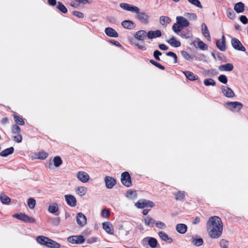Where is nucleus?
<instances>
[{"label": "nucleus", "instance_id": "603ef678", "mask_svg": "<svg viewBox=\"0 0 248 248\" xmlns=\"http://www.w3.org/2000/svg\"><path fill=\"white\" fill-rule=\"evenodd\" d=\"M150 62L152 64H153L154 65L156 66L157 67L159 68V69H160L161 70H164L165 69V67L164 66H163L161 64H160V63L155 62L153 60H151L150 61Z\"/></svg>", "mask_w": 248, "mask_h": 248}, {"label": "nucleus", "instance_id": "c03bdc74", "mask_svg": "<svg viewBox=\"0 0 248 248\" xmlns=\"http://www.w3.org/2000/svg\"><path fill=\"white\" fill-rule=\"evenodd\" d=\"M57 8L62 13L65 14L67 12V10L65 6L61 2H58Z\"/></svg>", "mask_w": 248, "mask_h": 248}, {"label": "nucleus", "instance_id": "58836bf2", "mask_svg": "<svg viewBox=\"0 0 248 248\" xmlns=\"http://www.w3.org/2000/svg\"><path fill=\"white\" fill-rule=\"evenodd\" d=\"M178 35L185 39H189L192 37V34L189 31H183L181 32Z\"/></svg>", "mask_w": 248, "mask_h": 248}, {"label": "nucleus", "instance_id": "37998d69", "mask_svg": "<svg viewBox=\"0 0 248 248\" xmlns=\"http://www.w3.org/2000/svg\"><path fill=\"white\" fill-rule=\"evenodd\" d=\"M54 165L56 167H60L62 163V160L60 156H55L53 159Z\"/></svg>", "mask_w": 248, "mask_h": 248}, {"label": "nucleus", "instance_id": "f3484780", "mask_svg": "<svg viewBox=\"0 0 248 248\" xmlns=\"http://www.w3.org/2000/svg\"><path fill=\"white\" fill-rule=\"evenodd\" d=\"M105 32L107 36L110 37L116 38L118 37V33L113 28L110 27H107L105 30Z\"/></svg>", "mask_w": 248, "mask_h": 248}, {"label": "nucleus", "instance_id": "2eb2a0df", "mask_svg": "<svg viewBox=\"0 0 248 248\" xmlns=\"http://www.w3.org/2000/svg\"><path fill=\"white\" fill-rule=\"evenodd\" d=\"M225 44V38L224 35H222L220 40H217L216 42L217 46L222 51H224L226 49Z\"/></svg>", "mask_w": 248, "mask_h": 248}, {"label": "nucleus", "instance_id": "b1692460", "mask_svg": "<svg viewBox=\"0 0 248 248\" xmlns=\"http://www.w3.org/2000/svg\"><path fill=\"white\" fill-rule=\"evenodd\" d=\"M104 230L108 234H112L113 233V231L112 229V226L108 222H105L102 224Z\"/></svg>", "mask_w": 248, "mask_h": 248}, {"label": "nucleus", "instance_id": "412c9836", "mask_svg": "<svg viewBox=\"0 0 248 248\" xmlns=\"http://www.w3.org/2000/svg\"><path fill=\"white\" fill-rule=\"evenodd\" d=\"M176 230L178 232L184 234L187 231V227L185 224L179 223L176 225Z\"/></svg>", "mask_w": 248, "mask_h": 248}, {"label": "nucleus", "instance_id": "c85d7f7f", "mask_svg": "<svg viewBox=\"0 0 248 248\" xmlns=\"http://www.w3.org/2000/svg\"><path fill=\"white\" fill-rule=\"evenodd\" d=\"M202 31L203 35L206 38H207L208 40L210 41L211 38L210 36V33L207 29V27L205 23H202Z\"/></svg>", "mask_w": 248, "mask_h": 248}, {"label": "nucleus", "instance_id": "f257e3e1", "mask_svg": "<svg viewBox=\"0 0 248 248\" xmlns=\"http://www.w3.org/2000/svg\"><path fill=\"white\" fill-rule=\"evenodd\" d=\"M209 236L212 239H218L222 235L223 223L217 216L211 217L206 223Z\"/></svg>", "mask_w": 248, "mask_h": 248}, {"label": "nucleus", "instance_id": "680f3d73", "mask_svg": "<svg viewBox=\"0 0 248 248\" xmlns=\"http://www.w3.org/2000/svg\"><path fill=\"white\" fill-rule=\"evenodd\" d=\"M14 140L16 142L20 143L22 140V137L20 134H18L14 137Z\"/></svg>", "mask_w": 248, "mask_h": 248}, {"label": "nucleus", "instance_id": "5701e85b", "mask_svg": "<svg viewBox=\"0 0 248 248\" xmlns=\"http://www.w3.org/2000/svg\"><path fill=\"white\" fill-rule=\"evenodd\" d=\"M234 10L237 13H243L245 10V5L242 2L236 3L234 6Z\"/></svg>", "mask_w": 248, "mask_h": 248}, {"label": "nucleus", "instance_id": "4d7b16f0", "mask_svg": "<svg viewBox=\"0 0 248 248\" xmlns=\"http://www.w3.org/2000/svg\"><path fill=\"white\" fill-rule=\"evenodd\" d=\"M185 16H187L188 18L195 20L197 19V16L195 14L193 13H186L185 15Z\"/></svg>", "mask_w": 248, "mask_h": 248}, {"label": "nucleus", "instance_id": "a211bd4d", "mask_svg": "<svg viewBox=\"0 0 248 248\" xmlns=\"http://www.w3.org/2000/svg\"><path fill=\"white\" fill-rule=\"evenodd\" d=\"M147 37L150 39L159 37L161 36V32L160 30L150 31L147 33Z\"/></svg>", "mask_w": 248, "mask_h": 248}, {"label": "nucleus", "instance_id": "69168bd1", "mask_svg": "<svg viewBox=\"0 0 248 248\" xmlns=\"http://www.w3.org/2000/svg\"><path fill=\"white\" fill-rule=\"evenodd\" d=\"M240 20L244 24H246L248 22V19L245 16H241L240 17Z\"/></svg>", "mask_w": 248, "mask_h": 248}, {"label": "nucleus", "instance_id": "8fccbe9b", "mask_svg": "<svg viewBox=\"0 0 248 248\" xmlns=\"http://www.w3.org/2000/svg\"><path fill=\"white\" fill-rule=\"evenodd\" d=\"M191 4L202 9V6L199 0H187Z\"/></svg>", "mask_w": 248, "mask_h": 248}, {"label": "nucleus", "instance_id": "6ab92c4d", "mask_svg": "<svg viewBox=\"0 0 248 248\" xmlns=\"http://www.w3.org/2000/svg\"><path fill=\"white\" fill-rule=\"evenodd\" d=\"M228 105L230 106V109L232 110H234V109H237V111H239L243 107L242 104L238 102H229Z\"/></svg>", "mask_w": 248, "mask_h": 248}, {"label": "nucleus", "instance_id": "72a5a7b5", "mask_svg": "<svg viewBox=\"0 0 248 248\" xmlns=\"http://www.w3.org/2000/svg\"><path fill=\"white\" fill-rule=\"evenodd\" d=\"M183 28L184 27L181 25H179L177 21L172 27V30L177 35L179 34Z\"/></svg>", "mask_w": 248, "mask_h": 248}, {"label": "nucleus", "instance_id": "4468645a", "mask_svg": "<svg viewBox=\"0 0 248 248\" xmlns=\"http://www.w3.org/2000/svg\"><path fill=\"white\" fill-rule=\"evenodd\" d=\"M121 25L123 28L128 30H132L135 28L136 24L131 20H125L122 22Z\"/></svg>", "mask_w": 248, "mask_h": 248}, {"label": "nucleus", "instance_id": "f8f14e48", "mask_svg": "<svg viewBox=\"0 0 248 248\" xmlns=\"http://www.w3.org/2000/svg\"><path fill=\"white\" fill-rule=\"evenodd\" d=\"M105 182L106 187L108 189L112 188L116 184L115 179L110 176L105 177Z\"/></svg>", "mask_w": 248, "mask_h": 248}, {"label": "nucleus", "instance_id": "79ce46f5", "mask_svg": "<svg viewBox=\"0 0 248 248\" xmlns=\"http://www.w3.org/2000/svg\"><path fill=\"white\" fill-rule=\"evenodd\" d=\"M13 117H14L15 121L16 122V124L21 125H23L25 124L24 120L20 116H19L16 114H14Z\"/></svg>", "mask_w": 248, "mask_h": 248}, {"label": "nucleus", "instance_id": "9b49d317", "mask_svg": "<svg viewBox=\"0 0 248 248\" xmlns=\"http://www.w3.org/2000/svg\"><path fill=\"white\" fill-rule=\"evenodd\" d=\"M65 201L68 205L71 207H75L77 204V200L72 195L68 194L64 196Z\"/></svg>", "mask_w": 248, "mask_h": 248}, {"label": "nucleus", "instance_id": "20e7f679", "mask_svg": "<svg viewBox=\"0 0 248 248\" xmlns=\"http://www.w3.org/2000/svg\"><path fill=\"white\" fill-rule=\"evenodd\" d=\"M121 180L122 184L126 187H130L132 186L130 176L127 171L122 173Z\"/></svg>", "mask_w": 248, "mask_h": 248}, {"label": "nucleus", "instance_id": "dca6fc26", "mask_svg": "<svg viewBox=\"0 0 248 248\" xmlns=\"http://www.w3.org/2000/svg\"><path fill=\"white\" fill-rule=\"evenodd\" d=\"M147 36V32L144 30L138 31L134 35L135 38L140 41H144Z\"/></svg>", "mask_w": 248, "mask_h": 248}, {"label": "nucleus", "instance_id": "39448f33", "mask_svg": "<svg viewBox=\"0 0 248 248\" xmlns=\"http://www.w3.org/2000/svg\"><path fill=\"white\" fill-rule=\"evenodd\" d=\"M120 7L124 10L133 13H138L140 11L139 7L126 3H120Z\"/></svg>", "mask_w": 248, "mask_h": 248}, {"label": "nucleus", "instance_id": "6e6d98bb", "mask_svg": "<svg viewBox=\"0 0 248 248\" xmlns=\"http://www.w3.org/2000/svg\"><path fill=\"white\" fill-rule=\"evenodd\" d=\"M166 55L173 58L174 59V63H177V55L174 53L170 51V52H167L166 53Z\"/></svg>", "mask_w": 248, "mask_h": 248}, {"label": "nucleus", "instance_id": "de8ad7c7", "mask_svg": "<svg viewBox=\"0 0 248 248\" xmlns=\"http://www.w3.org/2000/svg\"><path fill=\"white\" fill-rule=\"evenodd\" d=\"M219 245L222 248H228L229 243L228 241L222 239L219 241Z\"/></svg>", "mask_w": 248, "mask_h": 248}, {"label": "nucleus", "instance_id": "4c0bfd02", "mask_svg": "<svg viewBox=\"0 0 248 248\" xmlns=\"http://www.w3.org/2000/svg\"><path fill=\"white\" fill-rule=\"evenodd\" d=\"M197 43L198 47L202 50L207 49V46L202 41H201L199 39L197 38L195 41Z\"/></svg>", "mask_w": 248, "mask_h": 248}, {"label": "nucleus", "instance_id": "774afa93", "mask_svg": "<svg viewBox=\"0 0 248 248\" xmlns=\"http://www.w3.org/2000/svg\"><path fill=\"white\" fill-rule=\"evenodd\" d=\"M136 46L138 47V48L142 50H145L146 49V47L144 45H141L139 44H136Z\"/></svg>", "mask_w": 248, "mask_h": 248}, {"label": "nucleus", "instance_id": "a19ab883", "mask_svg": "<svg viewBox=\"0 0 248 248\" xmlns=\"http://www.w3.org/2000/svg\"><path fill=\"white\" fill-rule=\"evenodd\" d=\"M59 210V207L56 203H53L52 205H49L48 208L49 212L52 214H54L58 212Z\"/></svg>", "mask_w": 248, "mask_h": 248}, {"label": "nucleus", "instance_id": "0e129e2a", "mask_svg": "<svg viewBox=\"0 0 248 248\" xmlns=\"http://www.w3.org/2000/svg\"><path fill=\"white\" fill-rule=\"evenodd\" d=\"M48 156V154L46 152H42L40 153L39 155L38 158L40 159H45Z\"/></svg>", "mask_w": 248, "mask_h": 248}, {"label": "nucleus", "instance_id": "6e6552de", "mask_svg": "<svg viewBox=\"0 0 248 248\" xmlns=\"http://www.w3.org/2000/svg\"><path fill=\"white\" fill-rule=\"evenodd\" d=\"M85 239L83 236L81 235L72 236L68 238V241L73 244H81L83 243Z\"/></svg>", "mask_w": 248, "mask_h": 248}, {"label": "nucleus", "instance_id": "49530a36", "mask_svg": "<svg viewBox=\"0 0 248 248\" xmlns=\"http://www.w3.org/2000/svg\"><path fill=\"white\" fill-rule=\"evenodd\" d=\"M176 200H183L185 198V192L179 191L174 194Z\"/></svg>", "mask_w": 248, "mask_h": 248}, {"label": "nucleus", "instance_id": "ea45409f", "mask_svg": "<svg viewBox=\"0 0 248 248\" xmlns=\"http://www.w3.org/2000/svg\"><path fill=\"white\" fill-rule=\"evenodd\" d=\"M0 200L3 204H8L11 201L10 198L4 193H1L0 194Z\"/></svg>", "mask_w": 248, "mask_h": 248}, {"label": "nucleus", "instance_id": "393cba45", "mask_svg": "<svg viewBox=\"0 0 248 248\" xmlns=\"http://www.w3.org/2000/svg\"><path fill=\"white\" fill-rule=\"evenodd\" d=\"M158 235L160 238L164 241L168 242L169 243H171L173 241V239L169 237L168 234L164 232H158Z\"/></svg>", "mask_w": 248, "mask_h": 248}, {"label": "nucleus", "instance_id": "3c124183", "mask_svg": "<svg viewBox=\"0 0 248 248\" xmlns=\"http://www.w3.org/2000/svg\"><path fill=\"white\" fill-rule=\"evenodd\" d=\"M21 131L20 128L16 124H14L12 127V132L13 134H19Z\"/></svg>", "mask_w": 248, "mask_h": 248}, {"label": "nucleus", "instance_id": "e2e57ef3", "mask_svg": "<svg viewBox=\"0 0 248 248\" xmlns=\"http://www.w3.org/2000/svg\"><path fill=\"white\" fill-rule=\"evenodd\" d=\"M181 54L182 56L186 60H189L190 59H191V57L189 54L185 51H181Z\"/></svg>", "mask_w": 248, "mask_h": 248}, {"label": "nucleus", "instance_id": "9d476101", "mask_svg": "<svg viewBox=\"0 0 248 248\" xmlns=\"http://www.w3.org/2000/svg\"><path fill=\"white\" fill-rule=\"evenodd\" d=\"M137 14L136 17L141 22L147 24L148 22L149 16L145 12H140V11Z\"/></svg>", "mask_w": 248, "mask_h": 248}, {"label": "nucleus", "instance_id": "f03ea898", "mask_svg": "<svg viewBox=\"0 0 248 248\" xmlns=\"http://www.w3.org/2000/svg\"><path fill=\"white\" fill-rule=\"evenodd\" d=\"M13 217L25 222L34 223L35 222V219L34 218L30 217L25 214L20 213L15 214L13 215Z\"/></svg>", "mask_w": 248, "mask_h": 248}, {"label": "nucleus", "instance_id": "bb28decb", "mask_svg": "<svg viewBox=\"0 0 248 248\" xmlns=\"http://www.w3.org/2000/svg\"><path fill=\"white\" fill-rule=\"evenodd\" d=\"M171 19L167 16H161L159 18V23L162 26H166L171 22Z\"/></svg>", "mask_w": 248, "mask_h": 248}, {"label": "nucleus", "instance_id": "423d86ee", "mask_svg": "<svg viewBox=\"0 0 248 248\" xmlns=\"http://www.w3.org/2000/svg\"><path fill=\"white\" fill-rule=\"evenodd\" d=\"M231 43L232 47L236 50L245 52V47L243 46L241 42L235 38H233L231 40Z\"/></svg>", "mask_w": 248, "mask_h": 248}, {"label": "nucleus", "instance_id": "338daca9", "mask_svg": "<svg viewBox=\"0 0 248 248\" xmlns=\"http://www.w3.org/2000/svg\"><path fill=\"white\" fill-rule=\"evenodd\" d=\"M60 218L59 217H56L54 219L53 222H52V224L54 226H57L60 223Z\"/></svg>", "mask_w": 248, "mask_h": 248}, {"label": "nucleus", "instance_id": "2f4dec72", "mask_svg": "<svg viewBox=\"0 0 248 248\" xmlns=\"http://www.w3.org/2000/svg\"><path fill=\"white\" fill-rule=\"evenodd\" d=\"M14 148L13 147L7 148L0 153V155L2 157H6L13 153Z\"/></svg>", "mask_w": 248, "mask_h": 248}, {"label": "nucleus", "instance_id": "09e8293b", "mask_svg": "<svg viewBox=\"0 0 248 248\" xmlns=\"http://www.w3.org/2000/svg\"><path fill=\"white\" fill-rule=\"evenodd\" d=\"M36 201L33 198H29L28 201V205L30 208L32 209L35 207Z\"/></svg>", "mask_w": 248, "mask_h": 248}, {"label": "nucleus", "instance_id": "e433bc0d", "mask_svg": "<svg viewBox=\"0 0 248 248\" xmlns=\"http://www.w3.org/2000/svg\"><path fill=\"white\" fill-rule=\"evenodd\" d=\"M48 240L49 238L48 237L44 236H39L36 238V241L37 242L42 245H45L46 246L47 241Z\"/></svg>", "mask_w": 248, "mask_h": 248}, {"label": "nucleus", "instance_id": "c756f323", "mask_svg": "<svg viewBox=\"0 0 248 248\" xmlns=\"http://www.w3.org/2000/svg\"><path fill=\"white\" fill-rule=\"evenodd\" d=\"M87 188L84 186H79L77 187L76 190V193L80 196V197H82L86 195L87 192Z\"/></svg>", "mask_w": 248, "mask_h": 248}, {"label": "nucleus", "instance_id": "a18cd8bd", "mask_svg": "<svg viewBox=\"0 0 248 248\" xmlns=\"http://www.w3.org/2000/svg\"><path fill=\"white\" fill-rule=\"evenodd\" d=\"M203 83L206 86H215L216 85L215 81L212 78H207L204 80Z\"/></svg>", "mask_w": 248, "mask_h": 248}, {"label": "nucleus", "instance_id": "bf43d9fd", "mask_svg": "<svg viewBox=\"0 0 248 248\" xmlns=\"http://www.w3.org/2000/svg\"><path fill=\"white\" fill-rule=\"evenodd\" d=\"M162 53L158 50H156L154 52V57L157 61H160V59L159 56H161Z\"/></svg>", "mask_w": 248, "mask_h": 248}, {"label": "nucleus", "instance_id": "864d4df0", "mask_svg": "<svg viewBox=\"0 0 248 248\" xmlns=\"http://www.w3.org/2000/svg\"><path fill=\"white\" fill-rule=\"evenodd\" d=\"M156 226L160 229H164L166 228V226L164 222L158 221L155 222Z\"/></svg>", "mask_w": 248, "mask_h": 248}, {"label": "nucleus", "instance_id": "ddd939ff", "mask_svg": "<svg viewBox=\"0 0 248 248\" xmlns=\"http://www.w3.org/2000/svg\"><path fill=\"white\" fill-rule=\"evenodd\" d=\"M221 89L223 94L226 97L231 98L234 96V93L230 88L225 86H223Z\"/></svg>", "mask_w": 248, "mask_h": 248}, {"label": "nucleus", "instance_id": "cd10ccee", "mask_svg": "<svg viewBox=\"0 0 248 248\" xmlns=\"http://www.w3.org/2000/svg\"><path fill=\"white\" fill-rule=\"evenodd\" d=\"M167 42L171 46L178 47L181 46V42L177 40L174 37H172L170 39L167 40Z\"/></svg>", "mask_w": 248, "mask_h": 248}, {"label": "nucleus", "instance_id": "1a4fd4ad", "mask_svg": "<svg viewBox=\"0 0 248 248\" xmlns=\"http://www.w3.org/2000/svg\"><path fill=\"white\" fill-rule=\"evenodd\" d=\"M77 222L80 227H83L87 223V218L82 213H78L77 215Z\"/></svg>", "mask_w": 248, "mask_h": 248}, {"label": "nucleus", "instance_id": "f704fd0d", "mask_svg": "<svg viewBox=\"0 0 248 248\" xmlns=\"http://www.w3.org/2000/svg\"><path fill=\"white\" fill-rule=\"evenodd\" d=\"M191 242L196 247L201 246L203 243V239L202 238H197L195 237H192L191 238Z\"/></svg>", "mask_w": 248, "mask_h": 248}, {"label": "nucleus", "instance_id": "4be33fe9", "mask_svg": "<svg viewBox=\"0 0 248 248\" xmlns=\"http://www.w3.org/2000/svg\"><path fill=\"white\" fill-rule=\"evenodd\" d=\"M233 69V66L232 63H227L225 64L220 65L218 67V69L220 71H231Z\"/></svg>", "mask_w": 248, "mask_h": 248}, {"label": "nucleus", "instance_id": "052dcab7", "mask_svg": "<svg viewBox=\"0 0 248 248\" xmlns=\"http://www.w3.org/2000/svg\"><path fill=\"white\" fill-rule=\"evenodd\" d=\"M73 15H74L76 16H77L78 18H82L84 17V15L82 13L77 11H74L72 12Z\"/></svg>", "mask_w": 248, "mask_h": 248}, {"label": "nucleus", "instance_id": "7c9ffc66", "mask_svg": "<svg viewBox=\"0 0 248 248\" xmlns=\"http://www.w3.org/2000/svg\"><path fill=\"white\" fill-rule=\"evenodd\" d=\"M146 239L148 240V243L150 247L152 248H155L156 247L158 242L157 240L154 237H146Z\"/></svg>", "mask_w": 248, "mask_h": 248}, {"label": "nucleus", "instance_id": "aec40b11", "mask_svg": "<svg viewBox=\"0 0 248 248\" xmlns=\"http://www.w3.org/2000/svg\"><path fill=\"white\" fill-rule=\"evenodd\" d=\"M177 23L181 25L184 28L187 27L189 25V21L185 17L181 16H178L176 18Z\"/></svg>", "mask_w": 248, "mask_h": 248}, {"label": "nucleus", "instance_id": "5fc2aeb1", "mask_svg": "<svg viewBox=\"0 0 248 248\" xmlns=\"http://www.w3.org/2000/svg\"><path fill=\"white\" fill-rule=\"evenodd\" d=\"M218 79L220 82L222 83L226 84L227 83V78L226 76L224 75L219 76L218 78Z\"/></svg>", "mask_w": 248, "mask_h": 248}, {"label": "nucleus", "instance_id": "0eeeda50", "mask_svg": "<svg viewBox=\"0 0 248 248\" xmlns=\"http://www.w3.org/2000/svg\"><path fill=\"white\" fill-rule=\"evenodd\" d=\"M77 177L79 181L84 183L88 182L90 179L89 174L84 171L78 172Z\"/></svg>", "mask_w": 248, "mask_h": 248}, {"label": "nucleus", "instance_id": "a878e982", "mask_svg": "<svg viewBox=\"0 0 248 248\" xmlns=\"http://www.w3.org/2000/svg\"><path fill=\"white\" fill-rule=\"evenodd\" d=\"M144 224L146 226L153 227L155 223V220L151 217L148 216L144 219Z\"/></svg>", "mask_w": 248, "mask_h": 248}, {"label": "nucleus", "instance_id": "473e14b6", "mask_svg": "<svg viewBox=\"0 0 248 248\" xmlns=\"http://www.w3.org/2000/svg\"><path fill=\"white\" fill-rule=\"evenodd\" d=\"M184 74L186 78L190 80H195L198 79V77L196 75H194L192 72L190 71L184 72Z\"/></svg>", "mask_w": 248, "mask_h": 248}, {"label": "nucleus", "instance_id": "7ed1b4c3", "mask_svg": "<svg viewBox=\"0 0 248 248\" xmlns=\"http://www.w3.org/2000/svg\"><path fill=\"white\" fill-rule=\"evenodd\" d=\"M135 206L138 208H144L145 207H154L155 206V203L150 201L146 200H141L138 201L135 204Z\"/></svg>", "mask_w": 248, "mask_h": 248}, {"label": "nucleus", "instance_id": "c9c22d12", "mask_svg": "<svg viewBox=\"0 0 248 248\" xmlns=\"http://www.w3.org/2000/svg\"><path fill=\"white\" fill-rule=\"evenodd\" d=\"M46 246L51 248H60L61 245L57 242L49 238V240L47 241V245Z\"/></svg>", "mask_w": 248, "mask_h": 248}, {"label": "nucleus", "instance_id": "13d9d810", "mask_svg": "<svg viewBox=\"0 0 248 248\" xmlns=\"http://www.w3.org/2000/svg\"><path fill=\"white\" fill-rule=\"evenodd\" d=\"M101 215L103 217L107 218L110 215V213L108 209H104L102 211Z\"/></svg>", "mask_w": 248, "mask_h": 248}]
</instances>
